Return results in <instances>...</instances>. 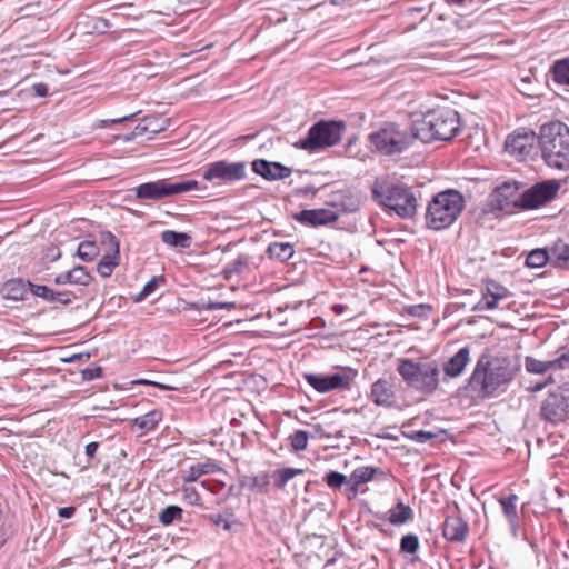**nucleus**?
<instances>
[{
	"label": "nucleus",
	"instance_id": "obj_15",
	"mask_svg": "<svg viewBox=\"0 0 569 569\" xmlns=\"http://www.w3.org/2000/svg\"><path fill=\"white\" fill-rule=\"evenodd\" d=\"M559 187L555 180L536 183L523 191V209H536L551 201L557 196Z\"/></svg>",
	"mask_w": 569,
	"mask_h": 569
},
{
	"label": "nucleus",
	"instance_id": "obj_42",
	"mask_svg": "<svg viewBox=\"0 0 569 569\" xmlns=\"http://www.w3.org/2000/svg\"><path fill=\"white\" fill-rule=\"evenodd\" d=\"M327 486L331 489H339L345 483L349 482L348 478L338 471H330L325 476Z\"/></svg>",
	"mask_w": 569,
	"mask_h": 569
},
{
	"label": "nucleus",
	"instance_id": "obj_51",
	"mask_svg": "<svg viewBox=\"0 0 569 569\" xmlns=\"http://www.w3.org/2000/svg\"><path fill=\"white\" fill-rule=\"evenodd\" d=\"M82 373H83L84 379L92 380V379L101 377L102 370L100 367L87 368L83 370Z\"/></svg>",
	"mask_w": 569,
	"mask_h": 569
},
{
	"label": "nucleus",
	"instance_id": "obj_58",
	"mask_svg": "<svg viewBox=\"0 0 569 569\" xmlns=\"http://www.w3.org/2000/svg\"><path fill=\"white\" fill-rule=\"evenodd\" d=\"M47 257L51 260V261H54L57 260L59 257H60V251L58 248H52L49 250V253L47 254Z\"/></svg>",
	"mask_w": 569,
	"mask_h": 569
},
{
	"label": "nucleus",
	"instance_id": "obj_46",
	"mask_svg": "<svg viewBox=\"0 0 569 569\" xmlns=\"http://www.w3.org/2000/svg\"><path fill=\"white\" fill-rule=\"evenodd\" d=\"M183 499L191 506H199L201 503V498L199 492L194 487L184 486L181 489Z\"/></svg>",
	"mask_w": 569,
	"mask_h": 569
},
{
	"label": "nucleus",
	"instance_id": "obj_52",
	"mask_svg": "<svg viewBox=\"0 0 569 569\" xmlns=\"http://www.w3.org/2000/svg\"><path fill=\"white\" fill-rule=\"evenodd\" d=\"M232 307H234L233 302H209L207 305L208 310L230 309Z\"/></svg>",
	"mask_w": 569,
	"mask_h": 569
},
{
	"label": "nucleus",
	"instance_id": "obj_44",
	"mask_svg": "<svg viewBox=\"0 0 569 569\" xmlns=\"http://www.w3.org/2000/svg\"><path fill=\"white\" fill-rule=\"evenodd\" d=\"M28 286L32 295L44 299L46 301L53 302V290L47 286L33 284L28 281Z\"/></svg>",
	"mask_w": 569,
	"mask_h": 569
},
{
	"label": "nucleus",
	"instance_id": "obj_17",
	"mask_svg": "<svg viewBox=\"0 0 569 569\" xmlns=\"http://www.w3.org/2000/svg\"><path fill=\"white\" fill-rule=\"evenodd\" d=\"M371 401L379 407L391 408L397 402V383L392 377L379 378L371 385Z\"/></svg>",
	"mask_w": 569,
	"mask_h": 569
},
{
	"label": "nucleus",
	"instance_id": "obj_23",
	"mask_svg": "<svg viewBox=\"0 0 569 569\" xmlns=\"http://www.w3.org/2000/svg\"><path fill=\"white\" fill-rule=\"evenodd\" d=\"M469 532L468 523L459 515H449L442 523V536L451 542H462Z\"/></svg>",
	"mask_w": 569,
	"mask_h": 569
},
{
	"label": "nucleus",
	"instance_id": "obj_16",
	"mask_svg": "<svg viewBox=\"0 0 569 569\" xmlns=\"http://www.w3.org/2000/svg\"><path fill=\"white\" fill-rule=\"evenodd\" d=\"M512 293L495 280H488L481 290V299L472 307V311H488L499 308L500 302Z\"/></svg>",
	"mask_w": 569,
	"mask_h": 569
},
{
	"label": "nucleus",
	"instance_id": "obj_38",
	"mask_svg": "<svg viewBox=\"0 0 569 569\" xmlns=\"http://www.w3.org/2000/svg\"><path fill=\"white\" fill-rule=\"evenodd\" d=\"M182 508L179 506H168L159 513V521L163 526H170L177 520H181L182 518Z\"/></svg>",
	"mask_w": 569,
	"mask_h": 569
},
{
	"label": "nucleus",
	"instance_id": "obj_35",
	"mask_svg": "<svg viewBox=\"0 0 569 569\" xmlns=\"http://www.w3.org/2000/svg\"><path fill=\"white\" fill-rule=\"evenodd\" d=\"M551 72L555 82L569 86V57L557 60L552 66Z\"/></svg>",
	"mask_w": 569,
	"mask_h": 569
},
{
	"label": "nucleus",
	"instance_id": "obj_14",
	"mask_svg": "<svg viewBox=\"0 0 569 569\" xmlns=\"http://www.w3.org/2000/svg\"><path fill=\"white\" fill-rule=\"evenodd\" d=\"M100 239L101 243L106 247V250L101 260L97 264V271L101 277L108 278L119 264L120 243L116 236L109 231L102 232L100 234Z\"/></svg>",
	"mask_w": 569,
	"mask_h": 569
},
{
	"label": "nucleus",
	"instance_id": "obj_63",
	"mask_svg": "<svg viewBox=\"0 0 569 569\" xmlns=\"http://www.w3.org/2000/svg\"><path fill=\"white\" fill-rule=\"evenodd\" d=\"M113 16H114V17H118V16H124V17H127V16H129V13H127V11H123V12H121V13L116 12V13H113Z\"/></svg>",
	"mask_w": 569,
	"mask_h": 569
},
{
	"label": "nucleus",
	"instance_id": "obj_62",
	"mask_svg": "<svg viewBox=\"0 0 569 569\" xmlns=\"http://www.w3.org/2000/svg\"><path fill=\"white\" fill-rule=\"evenodd\" d=\"M216 525H220L223 520L221 516H219L217 519L213 520Z\"/></svg>",
	"mask_w": 569,
	"mask_h": 569
},
{
	"label": "nucleus",
	"instance_id": "obj_41",
	"mask_svg": "<svg viewBox=\"0 0 569 569\" xmlns=\"http://www.w3.org/2000/svg\"><path fill=\"white\" fill-rule=\"evenodd\" d=\"M309 435L305 430H297L289 437L290 445L295 451H302L307 448Z\"/></svg>",
	"mask_w": 569,
	"mask_h": 569
},
{
	"label": "nucleus",
	"instance_id": "obj_22",
	"mask_svg": "<svg viewBox=\"0 0 569 569\" xmlns=\"http://www.w3.org/2000/svg\"><path fill=\"white\" fill-rule=\"evenodd\" d=\"M537 134L530 132H515L506 140V150L515 157H527L530 154Z\"/></svg>",
	"mask_w": 569,
	"mask_h": 569
},
{
	"label": "nucleus",
	"instance_id": "obj_12",
	"mask_svg": "<svg viewBox=\"0 0 569 569\" xmlns=\"http://www.w3.org/2000/svg\"><path fill=\"white\" fill-rule=\"evenodd\" d=\"M357 370L345 367L332 375L305 373V380L319 393L333 390H349L355 381Z\"/></svg>",
	"mask_w": 569,
	"mask_h": 569
},
{
	"label": "nucleus",
	"instance_id": "obj_47",
	"mask_svg": "<svg viewBox=\"0 0 569 569\" xmlns=\"http://www.w3.org/2000/svg\"><path fill=\"white\" fill-rule=\"evenodd\" d=\"M91 21H92V29L99 33L107 32L111 27L110 22L106 18H102V17H94L91 19Z\"/></svg>",
	"mask_w": 569,
	"mask_h": 569
},
{
	"label": "nucleus",
	"instance_id": "obj_19",
	"mask_svg": "<svg viewBox=\"0 0 569 569\" xmlns=\"http://www.w3.org/2000/svg\"><path fill=\"white\" fill-rule=\"evenodd\" d=\"M292 218L303 226H325L338 220L339 216L330 209H308L292 214Z\"/></svg>",
	"mask_w": 569,
	"mask_h": 569
},
{
	"label": "nucleus",
	"instance_id": "obj_32",
	"mask_svg": "<svg viewBox=\"0 0 569 569\" xmlns=\"http://www.w3.org/2000/svg\"><path fill=\"white\" fill-rule=\"evenodd\" d=\"M267 253L270 258L277 259L279 261L289 260L293 253V246L289 242H272L269 244L267 249Z\"/></svg>",
	"mask_w": 569,
	"mask_h": 569
},
{
	"label": "nucleus",
	"instance_id": "obj_55",
	"mask_svg": "<svg viewBox=\"0 0 569 569\" xmlns=\"http://www.w3.org/2000/svg\"><path fill=\"white\" fill-rule=\"evenodd\" d=\"M98 448H99V443L96 441L88 443L86 446V456L89 459H92L96 456Z\"/></svg>",
	"mask_w": 569,
	"mask_h": 569
},
{
	"label": "nucleus",
	"instance_id": "obj_8",
	"mask_svg": "<svg viewBox=\"0 0 569 569\" xmlns=\"http://www.w3.org/2000/svg\"><path fill=\"white\" fill-rule=\"evenodd\" d=\"M415 140H418L415 136V126L410 128V131L402 130L398 124L393 122H387L377 131L370 134V141L376 149L387 156L400 153L408 149Z\"/></svg>",
	"mask_w": 569,
	"mask_h": 569
},
{
	"label": "nucleus",
	"instance_id": "obj_1",
	"mask_svg": "<svg viewBox=\"0 0 569 569\" xmlns=\"http://www.w3.org/2000/svg\"><path fill=\"white\" fill-rule=\"evenodd\" d=\"M517 371L518 368L509 358L482 353L476 361L465 390L473 399L493 398L515 379Z\"/></svg>",
	"mask_w": 569,
	"mask_h": 569
},
{
	"label": "nucleus",
	"instance_id": "obj_43",
	"mask_svg": "<svg viewBox=\"0 0 569 569\" xmlns=\"http://www.w3.org/2000/svg\"><path fill=\"white\" fill-rule=\"evenodd\" d=\"M269 480H270V475L267 472L254 476L251 478L250 488L260 493H266L268 491Z\"/></svg>",
	"mask_w": 569,
	"mask_h": 569
},
{
	"label": "nucleus",
	"instance_id": "obj_37",
	"mask_svg": "<svg viewBox=\"0 0 569 569\" xmlns=\"http://www.w3.org/2000/svg\"><path fill=\"white\" fill-rule=\"evenodd\" d=\"M550 260V252L545 249H535L526 258L530 268H541Z\"/></svg>",
	"mask_w": 569,
	"mask_h": 569
},
{
	"label": "nucleus",
	"instance_id": "obj_48",
	"mask_svg": "<svg viewBox=\"0 0 569 569\" xmlns=\"http://www.w3.org/2000/svg\"><path fill=\"white\" fill-rule=\"evenodd\" d=\"M73 296L68 291H53V302H59L61 305H69L73 300Z\"/></svg>",
	"mask_w": 569,
	"mask_h": 569
},
{
	"label": "nucleus",
	"instance_id": "obj_31",
	"mask_svg": "<svg viewBox=\"0 0 569 569\" xmlns=\"http://www.w3.org/2000/svg\"><path fill=\"white\" fill-rule=\"evenodd\" d=\"M161 240L172 248H189L191 244V237L184 232H177L173 230H166L161 233Z\"/></svg>",
	"mask_w": 569,
	"mask_h": 569
},
{
	"label": "nucleus",
	"instance_id": "obj_4",
	"mask_svg": "<svg viewBox=\"0 0 569 569\" xmlns=\"http://www.w3.org/2000/svg\"><path fill=\"white\" fill-rule=\"evenodd\" d=\"M415 136L429 143L435 140L449 141L460 131L459 113L451 108H436L428 111L420 120L413 122Z\"/></svg>",
	"mask_w": 569,
	"mask_h": 569
},
{
	"label": "nucleus",
	"instance_id": "obj_29",
	"mask_svg": "<svg viewBox=\"0 0 569 569\" xmlns=\"http://www.w3.org/2000/svg\"><path fill=\"white\" fill-rule=\"evenodd\" d=\"M28 281L21 279H11L7 281L2 289V296L10 300H22L28 291Z\"/></svg>",
	"mask_w": 569,
	"mask_h": 569
},
{
	"label": "nucleus",
	"instance_id": "obj_61",
	"mask_svg": "<svg viewBox=\"0 0 569 569\" xmlns=\"http://www.w3.org/2000/svg\"><path fill=\"white\" fill-rule=\"evenodd\" d=\"M132 7V4L122 3L117 7V9L122 10Z\"/></svg>",
	"mask_w": 569,
	"mask_h": 569
},
{
	"label": "nucleus",
	"instance_id": "obj_54",
	"mask_svg": "<svg viewBox=\"0 0 569 569\" xmlns=\"http://www.w3.org/2000/svg\"><path fill=\"white\" fill-rule=\"evenodd\" d=\"M76 512L74 507H62L58 509V515L60 518L69 519L71 518Z\"/></svg>",
	"mask_w": 569,
	"mask_h": 569
},
{
	"label": "nucleus",
	"instance_id": "obj_3",
	"mask_svg": "<svg viewBox=\"0 0 569 569\" xmlns=\"http://www.w3.org/2000/svg\"><path fill=\"white\" fill-rule=\"evenodd\" d=\"M537 141L545 163L555 170L569 172V127L553 120L539 127Z\"/></svg>",
	"mask_w": 569,
	"mask_h": 569
},
{
	"label": "nucleus",
	"instance_id": "obj_6",
	"mask_svg": "<svg viewBox=\"0 0 569 569\" xmlns=\"http://www.w3.org/2000/svg\"><path fill=\"white\" fill-rule=\"evenodd\" d=\"M397 372L408 387L425 393H433L439 386L440 369L435 361L417 362L412 359H399Z\"/></svg>",
	"mask_w": 569,
	"mask_h": 569
},
{
	"label": "nucleus",
	"instance_id": "obj_20",
	"mask_svg": "<svg viewBox=\"0 0 569 569\" xmlns=\"http://www.w3.org/2000/svg\"><path fill=\"white\" fill-rule=\"evenodd\" d=\"M525 368L528 372L535 375H542L549 370H560L569 368V350L562 352L559 357L548 361H541L533 357L525 358Z\"/></svg>",
	"mask_w": 569,
	"mask_h": 569
},
{
	"label": "nucleus",
	"instance_id": "obj_18",
	"mask_svg": "<svg viewBox=\"0 0 569 569\" xmlns=\"http://www.w3.org/2000/svg\"><path fill=\"white\" fill-rule=\"evenodd\" d=\"M383 470L378 467L362 466L356 468L349 477V487L346 490L348 499H353L359 492V486L373 480L376 477H385Z\"/></svg>",
	"mask_w": 569,
	"mask_h": 569
},
{
	"label": "nucleus",
	"instance_id": "obj_50",
	"mask_svg": "<svg viewBox=\"0 0 569 569\" xmlns=\"http://www.w3.org/2000/svg\"><path fill=\"white\" fill-rule=\"evenodd\" d=\"M138 112H133V113H130L128 116H123V117H120V118H116V119H104V120H100L99 121V127L101 128H107L111 124H116V123H120V122H123V121H127L131 118H133Z\"/></svg>",
	"mask_w": 569,
	"mask_h": 569
},
{
	"label": "nucleus",
	"instance_id": "obj_5",
	"mask_svg": "<svg viewBox=\"0 0 569 569\" xmlns=\"http://www.w3.org/2000/svg\"><path fill=\"white\" fill-rule=\"evenodd\" d=\"M465 198L461 192L448 189L440 191L429 201L425 220L426 226L440 231L453 224L465 208Z\"/></svg>",
	"mask_w": 569,
	"mask_h": 569
},
{
	"label": "nucleus",
	"instance_id": "obj_53",
	"mask_svg": "<svg viewBox=\"0 0 569 569\" xmlns=\"http://www.w3.org/2000/svg\"><path fill=\"white\" fill-rule=\"evenodd\" d=\"M147 130V126L138 124L130 134L126 136L124 140L130 141L134 139L137 136L143 134Z\"/></svg>",
	"mask_w": 569,
	"mask_h": 569
},
{
	"label": "nucleus",
	"instance_id": "obj_21",
	"mask_svg": "<svg viewBox=\"0 0 569 569\" xmlns=\"http://www.w3.org/2000/svg\"><path fill=\"white\" fill-rule=\"evenodd\" d=\"M252 171L268 181L282 180L291 176L292 170L280 162L257 159L252 162Z\"/></svg>",
	"mask_w": 569,
	"mask_h": 569
},
{
	"label": "nucleus",
	"instance_id": "obj_60",
	"mask_svg": "<svg viewBox=\"0 0 569 569\" xmlns=\"http://www.w3.org/2000/svg\"><path fill=\"white\" fill-rule=\"evenodd\" d=\"M449 6H462L467 0H446Z\"/></svg>",
	"mask_w": 569,
	"mask_h": 569
},
{
	"label": "nucleus",
	"instance_id": "obj_9",
	"mask_svg": "<svg viewBox=\"0 0 569 569\" xmlns=\"http://www.w3.org/2000/svg\"><path fill=\"white\" fill-rule=\"evenodd\" d=\"M201 177L212 186L232 184L247 177V163L244 161L229 162L218 160L203 167Z\"/></svg>",
	"mask_w": 569,
	"mask_h": 569
},
{
	"label": "nucleus",
	"instance_id": "obj_28",
	"mask_svg": "<svg viewBox=\"0 0 569 569\" xmlns=\"http://www.w3.org/2000/svg\"><path fill=\"white\" fill-rule=\"evenodd\" d=\"M413 510L410 506L403 502H398L396 506L389 509L387 520L393 526H402L408 521L412 520Z\"/></svg>",
	"mask_w": 569,
	"mask_h": 569
},
{
	"label": "nucleus",
	"instance_id": "obj_25",
	"mask_svg": "<svg viewBox=\"0 0 569 569\" xmlns=\"http://www.w3.org/2000/svg\"><path fill=\"white\" fill-rule=\"evenodd\" d=\"M221 468L213 460L208 458L203 462L191 465L188 469L181 471V479L186 483L194 482L204 475L220 471Z\"/></svg>",
	"mask_w": 569,
	"mask_h": 569
},
{
	"label": "nucleus",
	"instance_id": "obj_49",
	"mask_svg": "<svg viewBox=\"0 0 569 569\" xmlns=\"http://www.w3.org/2000/svg\"><path fill=\"white\" fill-rule=\"evenodd\" d=\"M246 266V261L242 258H238L226 267L227 273H239L242 271L243 267Z\"/></svg>",
	"mask_w": 569,
	"mask_h": 569
},
{
	"label": "nucleus",
	"instance_id": "obj_24",
	"mask_svg": "<svg viewBox=\"0 0 569 569\" xmlns=\"http://www.w3.org/2000/svg\"><path fill=\"white\" fill-rule=\"evenodd\" d=\"M519 498L516 493H509L507 496H502L498 499V502L501 507L502 513L506 517L511 533L516 537L519 529V515L517 510V502Z\"/></svg>",
	"mask_w": 569,
	"mask_h": 569
},
{
	"label": "nucleus",
	"instance_id": "obj_59",
	"mask_svg": "<svg viewBox=\"0 0 569 569\" xmlns=\"http://www.w3.org/2000/svg\"><path fill=\"white\" fill-rule=\"evenodd\" d=\"M139 382H140V383H146V385H153V386H156V387H158V388H161V389H163V390L172 389V388H171V387H169V386H166V385H162V383H158V382H151V381H149V380H141V381H139Z\"/></svg>",
	"mask_w": 569,
	"mask_h": 569
},
{
	"label": "nucleus",
	"instance_id": "obj_30",
	"mask_svg": "<svg viewBox=\"0 0 569 569\" xmlns=\"http://www.w3.org/2000/svg\"><path fill=\"white\" fill-rule=\"evenodd\" d=\"M303 473L302 469L299 468H281L274 470L270 478L273 480V487L278 490H281L286 487V485L293 479L296 476H300Z\"/></svg>",
	"mask_w": 569,
	"mask_h": 569
},
{
	"label": "nucleus",
	"instance_id": "obj_56",
	"mask_svg": "<svg viewBox=\"0 0 569 569\" xmlns=\"http://www.w3.org/2000/svg\"><path fill=\"white\" fill-rule=\"evenodd\" d=\"M33 90L38 97H44L48 93V86L44 83H36Z\"/></svg>",
	"mask_w": 569,
	"mask_h": 569
},
{
	"label": "nucleus",
	"instance_id": "obj_39",
	"mask_svg": "<svg viewBox=\"0 0 569 569\" xmlns=\"http://www.w3.org/2000/svg\"><path fill=\"white\" fill-rule=\"evenodd\" d=\"M420 542L417 535L408 533L400 540V552L413 555L419 550Z\"/></svg>",
	"mask_w": 569,
	"mask_h": 569
},
{
	"label": "nucleus",
	"instance_id": "obj_33",
	"mask_svg": "<svg viewBox=\"0 0 569 569\" xmlns=\"http://www.w3.org/2000/svg\"><path fill=\"white\" fill-rule=\"evenodd\" d=\"M550 260L555 261L558 267H569V244L562 240H558L549 250Z\"/></svg>",
	"mask_w": 569,
	"mask_h": 569
},
{
	"label": "nucleus",
	"instance_id": "obj_11",
	"mask_svg": "<svg viewBox=\"0 0 569 569\" xmlns=\"http://www.w3.org/2000/svg\"><path fill=\"white\" fill-rule=\"evenodd\" d=\"M198 188L196 180H181L169 182L167 180H157L139 184L134 188L136 198L142 201L161 200L174 194L184 193Z\"/></svg>",
	"mask_w": 569,
	"mask_h": 569
},
{
	"label": "nucleus",
	"instance_id": "obj_26",
	"mask_svg": "<svg viewBox=\"0 0 569 569\" xmlns=\"http://www.w3.org/2000/svg\"><path fill=\"white\" fill-rule=\"evenodd\" d=\"M470 361V348H460L443 366L445 375L449 378L459 377Z\"/></svg>",
	"mask_w": 569,
	"mask_h": 569
},
{
	"label": "nucleus",
	"instance_id": "obj_64",
	"mask_svg": "<svg viewBox=\"0 0 569 569\" xmlns=\"http://www.w3.org/2000/svg\"><path fill=\"white\" fill-rule=\"evenodd\" d=\"M542 388H543V385H538V386H536V387H535V389H533V390H535V391H538V390H541Z\"/></svg>",
	"mask_w": 569,
	"mask_h": 569
},
{
	"label": "nucleus",
	"instance_id": "obj_57",
	"mask_svg": "<svg viewBox=\"0 0 569 569\" xmlns=\"http://www.w3.org/2000/svg\"><path fill=\"white\" fill-rule=\"evenodd\" d=\"M317 189L312 186H305L302 188L299 189V193L303 194V196H307V194H310V193H316Z\"/></svg>",
	"mask_w": 569,
	"mask_h": 569
},
{
	"label": "nucleus",
	"instance_id": "obj_7",
	"mask_svg": "<svg viewBox=\"0 0 569 569\" xmlns=\"http://www.w3.org/2000/svg\"><path fill=\"white\" fill-rule=\"evenodd\" d=\"M345 130L343 121L320 120L309 128L307 136L296 142L295 147L317 152L339 143Z\"/></svg>",
	"mask_w": 569,
	"mask_h": 569
},
{
	"label": "nucleus",
	"instance_id": "obj_36",
	"mask_svg": "<svg viewBox=\"0 0 569 569\" xmlns=\"http://www.w3.org/2000/svg\"><path fill=\"white\" fill-rule=\"evenodd\" d=\"M100 253V249L94 241H82L78 246L77 256L86 262L93 261Z\"/></svg>",
	"mask_w": 569,
	"mask_h": 569
},
{
	"label": "nucleus",
	"instance_id": "obj_10",
	"mask_svg": "<svg viewBox=\"0 0 569 569\" xmlns=\"http://www.w3.org/2000/svg\"><path fill=\"white\" fill-rule=\"evenodd\" d=\"M539 416L551 425H559L569 418V382L550 391L541 401Z\"/></svg>",
	"mask_w": 569,
	"mask_h": 569
},
{
	"label": "nucleus",
	"instance_id": "obj_34",
	"mask_svg": "<svg viewBox=\"0 0 569 569\" xmlns=\"http://www.w3.org/2000/svg\"><path fill=\"white\" fill-rule=\"evenodd\" d=\"M162 420V413L158 410L149 411L146 415L137 417L133 420L134 426H137L141 431H150L153 430L158 423Z\"/></svg>",
	"mask_w": 569,
	"mask_h": 569
},
{
	"label": "nucleus",
	"instance_id": "obj_45",
	"mask_svg": "<svg viewBox=\"0 0 569 569\" xmlns=\"http://www.w3.org/2000/svg\"><path fill=\"white\" fill-rule=\"evenodd\" d=\"M163 279L161 277H153L151 280H149L142 288V290L136 296V301H142L148 296L154 292V290L158 287V282L162 281Z\"/></svg>",
	"mask_w": 569,
	"mask_h": 569
},
{
	"label": "nucleus",
	"instance_id": "obj_40",
	"mask_svg": "<svg viewBox=\"0 0 569 569\" xmlns=\"http://www.w3.org/2000/svg\"><path fill=\"white\" fill-rule=\"evenodd\" d=\"M403 436L417 443H426L438 436L437 431L410 430L403 431Z\"/></svg>",
	"mask_w": 569,
	"mask_h": 569
},
{
	"label": "nucleus",
	"instance_id": "obj_13",
	"mask_svg": "<svg viewBox=\"0 0 569 569\" xmlns=\"http://www.w3.org/2000/svg\"><path fill=\"white\" fill-rule=\"evenodd\" d=\"M491 203L496 209L506 212L516 208L523 209V192L519 190L517 182H505L492 192Z\"/></svg>",
	"mask_w": 569,
	"mask_h": 569
},
{
	"label": "nucleus",
	"instance_id": "obj_2",
	"mask_svg": "<svg viewBox=\"0 0 569 569\" xmlns=\"http://www.w3.org/2000/svg\"><path fill=\"white\" fill-rule=\"evenodd\" d=\"M372 199L402 219L417 213V198L410 187L389 176L376 178L371 187Z\"/></svg>",
	"mask_w": 569,
	"mask_h": 569
},
{
	"label": "nucleus",
	"instance_id": "obj_27",
	"mask_svg": "<svg viewBox=\"0 0 569 569\" xmlns=\"http://www.w3.org/2000/svg\"><path fill=\"white\" fill-rule=\"evenodd\" d=\"M90 274L87 272L86 268L82 266H77L73 269L62 272L54 278V283L57 284H80L88 286L90 282Z\"/></svg>",
	"mask_w": 569,
	"mask_h": 569
}]
</instances>
